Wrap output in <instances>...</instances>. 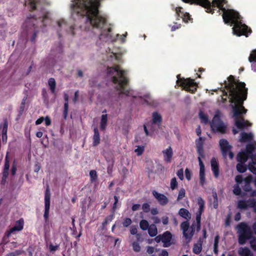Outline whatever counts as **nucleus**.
Masks as SVG:
<instances>
[{
    "mask_svg": "<svg viewBox=\"0 0 256 256\" xmlns=\"http://www.w3.org/2000/svg\"><path fill=\"white\" fill-rule=\"evenodd\" d=\"M224 88L229 92L230 102L234 104L232 105L233 116L234 118V124L240 130H244L252 124L245 120L242 116L246 114L247 110L244 106V101L247 98L248 89L244 82H240L232 75L228 78V81H224Z\"/></svg>",
    "mask_w": 256,
    "mask_h": 256,
    "instance_id": "nucleus-1",
    "label": "nucleus"
},
{
    "mask_svg": "<svg viewBox=\"0 0 256 256\" xmlns=\"http://www.w3.org/2000/svg\"><path fill=\"white\" fill-rule=\"evenodd\" d=\"M71 6L74 12L78 16L86 17V20L94 28L100 30V40L110 39L112 38V28L108 27L106 18L100 14L97 0H74Z\"/></svg>",
    "mask_w": 256,
    "mask_h": 256,
    "instance_id": "nucleus-2",
    "label": "nucleus"
},
{
    "mask_svg": "<svg viewBox=\"0 0 256 256\" xmlns=\"http://www.w3.org/2000/svg\"><path fill=\"white\" fill-rule=\"evenodd\" d=\"M226 2V0H192L189 3L200 5L205 8L207 12L212 14L216 8L222 10L224 21L225 24L233 26L234 34L238 36H244L248 37L252 32L251 28L242 22V18L238 12L232 9L226 10L224 8Z\"/></svg>",
    "mask_w": 256,
    "mask_h": 256,
    "instance_id": "nucleus-3",
    "label": "nucleus"
},
{
    "mask_svg": "<svg viewBox=\"0 0 256 256\" xmlns=\"http://www.w3.org/2000/svg\"><path fill=\"white\" fill-rule=\"evenodd\" d=\"M108 75L111 77L112 82L118 85L115 87L116 90L120 92V94L130 96V90L126 87L128 84V79L126 77V72L120 69V66L116 65L114 66L107 68Z\"/></svg>",
    "mask_w": 256,
    "mask_h": 256,
    "instance_id": "nucleus-4",
    "label": "nucleus"
},
{
    "mask_svg": "<svg viewBox=\"0 0 256 256\" xmlns=\"http://www.w3.org/2000/svg\"><path fill=\"white\" fill-rule=\"evenodd\" d=\"M239 233L238 242L244 244L247 240L252 238V232L250 226L246 223L242 222L238 226Z\"/></svg>",
    "mask_w": 256,
    "mask_h": 256,
    "instance_id": "nucleus-5",
    "label": "nucleus"
},
{
    "mask_svg": "<svg viewBox=\"0 0 256 256\" xmlns=\"http://www.w3.org/2000/svg\"><path fill=\"white\" fill-rule=\"evenodd\" d=\"M210 127L214 132H218L221 134H225L226 132V126L218 114H215L210 124Z\"/></svg>",
    "mask_w": 256,
    "mask_h": 256,
    "instance_id": "nucleus-6",
    "label": "nucleus"
},
{
    "mask_svg": "<svg viewBox=\"0 0 256 256\" xmlns=\"http://www.w3.org/2000/svg\"><path fill=\"white\" fill-rule=\"evenodd\" d=\"M177 84L182 87L185 90L194 94L196 91V84L194 82V80L188 78L184 79V78L178 80Z\"/></svg>",
    "mask_w": 256,
    "mask_h": 256,
    "instance_id": "nucleus-7",
    "label": "nucleus"
},
{
    "mask_svg": "<svg viewBox=\"0 0 256 256\" xmlns=\"http://www.w3.org/2000/svg\"><path fill=\"white\" fill-rule=\"evenodd\" d=\"M219 144L223 158L226 159L228 155V156L230 160L233 159L234 154L231 151L232 146L229 144L228 140L225 139H222L220 140Z\"/></svg>",
    "mask_w": 256,
    "mask_h": 256,
    "instance_id": "nucleus-8",
    "label": "nucleus"
},
{
    "mask_svg": "<svg viewBox=\"0 0 256 256\" xmlns=\"http://www.w3.org/2000/svg\"><path fill=\"white\" fill-rule=\"evenodd\" d=\"M37 18L34 16H32L30 14L28 16L25 21V24L26 26L30 27V26H32L34 28V30L32 36L30 38V41L32 42H34L36 41V38L37 36L38 31L36 30V28L37 27L36 26V24H37Z\"/></svg>",
    "mask_w": 256,
    "mask_h": 256,
    "instance_id": "nucleus-9",
    "label": "nucleus"
},
{
    "mask_svg": "<svg viewBox=\"0 0 256 256\" xmlns=\"http://www.w3.org/2000/svg\"><path fill=\"white\" fill-rule=\"evenodd\" d=\"M24 220L22 218L16 221L15 226L6 232L3 238V242L6 244L8 242V240H6V239L10 236L11 234L16 231L18 232L22 230L24 228Z\"/></svg>",
    "mask_w": 256,
    "mask_h": 256,
    "instance_id": "nucleus-10",
    "label": "nucleus"
},
{
    "mask_svg": "<svg viewBox=\"0 0 256 256\" xmlns=\"http://www.w3.org/2000/svg\"><path fill=\"white\" fill-rule=\"evenodd\" d=\"M50 202V192L49 187L48 186L44 192V218L46 222H47L48 220Z\"/></svg>",
    "mask_w": 256,
    "mask_h": 256,
    "instance_id": "nucleus-11",
    "label": "nucleus"
},
{
    "mask_svg": "<svg viewBox=\"0 0 256 256\" xmlns=\"http://www.w3.org/2000/svg\"><path fill=\"white\" fill-rule=\"evenodd\" d=\"M204 139L202 137H200L196 140V151L198 154V158H204Z\"/></svg>",
    "mask_w": 256,
    "mask_h": 256,
    "instance_id": "nucleus-12",
    "label": "nucleus"
},
{
    "mask_svg": "<svg viewBox=\"0 0 256 256\" xmlns=\"http://www.w3.org/2000/svg\"><path fill=\"white\" fill-rule=\"evenodd\" d=\"M152 194L160 205L164 206L168 204V200L164 194L158 193L154 190L152 192Z\"/></svg>",
    "mask_w": 256,
    "mask_h": 256,
    "instance_id": "nucleus-13",
    "label": "nucleus"
},
{
    "mask_svg": "<svg viewBox=\"0 0 256 256\" xmlns=\"http://www.w3.org/2000/svg\"><path fill=\"white\" fill-rule=\"evenodd\" d=\"M180 226L181 230L183 231L184 236L186 238H192L194 235V230L192 229L190 233L188 232V230L190 227V224L188 220L182 222Z\"/></svg>",
    "mask_w": 256,
    "mask_h": 256,
    "instance_id": "nucleus-14",
    "label": "nucleus"
},
{
    "mask_svg": "<svg viewBox=\"0 0 256 256\" xmlns=\"http://www.w3.org/2000/svg\"><path fill=\"white\" fill-rule=\"evenodd\" d=\"M202 158H198V160L200 165V182L202 186L204 184L205 182V168L204 165L202 160Z\"/></svg>",
    "mask_w": 256,
    "mask_h": 256,
    "instance_id": "nucleus-15",
    "label": "nucleus"
},
{
    "mask_svg": "<svg viewBox=\"0 0 256 256\" xmlns=\"http://www.w3.org/2000/svg\"><path fill=\"white\" fill-rule=\"evenodd\" d=\"M162 238L164 247L167 248L172 244V234L170 232L166 231L164 232L162 234Z\"/></svg>",
    "mask_w": 256,
    "mask_h": 256,
    "instance_id": "nucleus-16",
    "label": "nucleus"
},
{
    "mask_svg": "<svg viewBox=\"0 0 256 256\" xmlns=\"http://www.w3.org/2000/svg\"><path fill=\"white\" fill-rule=\"evenodd\" d=\"M212 170L214 176L216 178H218L220 174V170L218 164L215 158H212L210 160Z\"/></svg>",
    "mask_w": 256,
    "mask_h": 256,
    "instance_id": "nucleus-17",
    "label": "nucleus"
},
{
    "mask_svg": "<svg viewBox=\"0 0 256 256\" xmlns=\"http://www.w3.org/2000/svg\"><path fill=\"white\" fill-rule=\"evenodd\" d=\"M164 154V159L166 163H170L172 161L173 156V152L171 146H169L166 150L162 152Z\"/></svg>",
    "mask_w": 256,
    "mask_h": 256,
    "instance_id": "nucleus-18",
    "label": "nucleus"
},
{
    "mask_svg": "<svg viewBox=\"0 0 256 256\" xmlns=\"http://www.w3.org/2000/svg\"><path fill=\"white\" fill-rule=\"evenodd\" d=\"M8 128V122L6 119L4 120L2 128V139L4 144L7 141V132Z\"/></svg>",
    "mask_w": 256,
    "mask_h": 256,
    "instance_id": "nucleus-19",
    "label": "nucleus"
},
{
    "mask_svg": "<svg viewBox=\"0 0 256 256\" xmlns=\"http://www.w3.org/2000/svg\"><path fill=\"white\" fill-rule=\"evenodd\" d=\"M253 138V134L251 133H246L242 132L240 133V142H250Z\"/></svg>",
    "mask_w": 256,
    "mask_h": 256,
    "instance_id": "nucleus-20",
    "label": "nucleus"
},
{
    "mask_svg": "<svg viewBox=\"0 0 256 256\" xmlns=\"http://www.w3.org/2000/svg\"><path fill=\"white\" fill-rule=\"evenodd\" d=\"M94 134L92 136L93 142L92 144L94 146H96L100 143V135L97 128H94Z\"/></svg>",
    "mask_w": 256,
    "mask_h": 256,
    "instance_id": "nucleus-21",
    "label": "nucleus"
},
{
    "mask_svg": "<svg viewBox=\"0 0 256 256\" xmlns=\"http://www.w3.org/2000/svg\"><path fill=\"white\" fill-rule=\"evenodd\" d=\"M64 110L63 112V116L64 120H66L68 112V96L67 94H64Z\"/></svg>",
    "mask_w": 256,
    "mask_h": 256,
    "instance_id": "nucleus-22",
    "label": "nucleus"
},
{
    "mask_svg": "<svg viewBox=\"0 0 256 256\" xmlns=\"http://www.w3.org/2000/svg\"><path fill=\"white\" fill-rule=\"evenodd\" d=\"M249 156H250L244 152H240L237 155L236 160L238 162L245 163L247 161Z\"/></svg>",
    "mask_w": 256,
    "mask_h": 256,
    "instance_id": "nucleus-23",
    "label": "nucleus"
},
{
    "mask_svg": "<svg viewBox=\"0 0 256 256\" xmlns=\"http://www.w3.org/2000/svg\"><path fill=\"white\" fill-rule=\"evenodd\" d=\"M240 256H254L250 250L247 247L240 248L238 250Z\"/></svg>",
    "mask_w": 256,
    "mask_h": 256,
    "instance_id": "nucleus-24",
    "label": "nucleus"
},
{
    "mask_svg": "<svg viewBox=\"0 0 256 256\" xmlns=\"http://www.w3.org/2000/svg\"><path fill=\"white\" fill-rule=\"evenodd\" d=\"M178 214L186 220L191 218V214L188 210L184 208H182L179 210Z\"/></svg>",
    "mask_w": 256,
    "mask_h": 256,
    "instance_id": "nucleus-25",
    "label": "nucleus"
},
{
    "mask_svg": "<svg viewBox=\"0 0 256 256\" xmlns=\"http://www.w3.org/2000/svg\"><path fill=\"white\" fill-rule=\"evenodd\" d=\"M152 124H160L162 121V118L160 114L157 112H154L152 114Z\"/></svg>",
    "mask_w": 256,
    "mask_h": 256,
    "instance_id": "nucleus-26",
    "label": "nucleus"
},
{
    "mask_svg": "<svg viewBox=\"0 0 256 256\" xmlns=\"http://www.w3.org/2000/svg\"><path fill=\"white\" fill-rule=\"evenodd\" d=\"M108 116L107 114H102L100 122V129L101 130H104L107 126Z\"/></svg>",
    "mask_w": 256,
    "mask_h": 256,
    "instance_id": "nucleus-27",
    "label": "nucleus"
},
{
    "mask_svg": "<svg viewBox=\"0 0 256 256\" xmlns=\"http://www.w3.org/2000/svg\"><path fill=\"white\" fill-rule=\"evenodd\" d=\"M50 89L52 94H56V82L54 78H50L48 80Z\"/></svg>",
    "mask_w": 256,
    "mask_h": 256,
    "instance_id": "nucleus-28",
    "label": "nucleus"
},
{
    "mask_svg": "<svg viewBox=\"0 0 256 256\" xmlns=\"http://www.w3.org/2000/svg\"><path fill=\"white\" fill-rule=\"evenodd\" d=\"M148 230V234L151 237H154L158 234V230L155 224L150 225Z\"/></svg>",
    "mask_w": 256,
    "mask_h": 256,
    "instance_id": "nucleus-29",
    "label": "nucleus"
},
{
    "mask_svg": "<svg viewBox=\"0 0 256 256\" xmlns=\"http://www.w3.org/2000/svg\"><path fill=\"white\" fill-rule=\"evenodd\" d=\"M198 204L199 206V208L196 213L202 214L204 210L205 203L204 201L201 197H199L198 198Z\"/></svg>",
    "mask_w": 256,
    "mask_h": 256,
    "instance_id": "nucleus-30",
    "label": "nucleus"
},
{
    "mask_svg": "<svg viewBox=\"0 0 256 256\" xmlns=\"http://www.w3.org/2000/svg\"><path fill=\"white\" fill-rule=\"evenodd\" d=\"M10 168V161L8 154L6 155L4 160V168L3 170L2 173H4V176L6 177L7 174H8V170Z\"/></svg>",
    "mask_w": 256,
    "mask_h": 256,
    "instance_id": "nucleus-31",
    "label": "nucleus"
},
{
    "mask_svg": "<svg viewBox=\"0 0 256 256\" xmlns=\"http://www.w3.org/2000/svg\"><path fill=\"white\" fill-rule=\"evenodd\" d=\"M114 218V213L112 212V214L108 216L104 220L102 223V228L104 229V228L108 225V224L112 222V220Z\"/></svg>",
    "mask_w": 256,
    "mask_h": 256,
    "instance_id": "nucleus-32",
    "label": "nucleus"
},
{
    "mask_svg": "<svg viewBox=\"0 0 256 256\" xmlns=\"http://www.w3.org/2000/svg\"><path fill=\"white\" fill-rule=\"evenodd\" d=\"M256 149V144H249L246 146V152L249 156L252 154V152Z\"/></svg>",
    "mask_w": 256,
    "mask_h": 256,
    "instance_id": "nucleus-33",
    "label": "nucleus"
},
{
    "mask_svg": "<svg viewBox=\"0 0 256 256\" xmlns=\"http://www.w3.org/2000/svg\"><path fill=\"white\" fill-rule=\"evenodd\" d=\"M237 170L240 173H244L246 172L248 167L245 163L238 162L236 166Z\"/></svg>",
    "mask_w": 256,
    "mask_h": 256,
    "instance_id": "nucleus-34",
    "label": "nucleus"
},
{
    "mask_svg": "<svg viewBox=\"0 0 256 256\" xmlns=\"http://www.w3.org/2000/svg\"><path fill=\"white\" fill-rule=\"evenodd\" d=\"M246 200H240L238 201L237 207L240 210H246L248 208Z\"/></svg>",
    "mask_w": 256,
    "mask_h": 256,
    "instance_id": "nucleus-35",
    "label": "nucleus"
},
{
    "mask_svg": "<svg viewBox=\"0 0 256 256\" xmlns=\"http://www.w3.org/2000/svg\"><path fill=\"white\" fill-rule=\"evenodd\" d=\"M202 250V246L200 244H195L192 248V252L196 254H198L200 253Z\"/></svg>",
    "mask_w": 256,
    "mask_h": 256,
    "instance_id": "nucleus-36",
    "label": "nucleus"
},
{
    "mask_svg": "<svg viewBox=\"0 0 256 256\" xmlns=\"http://www.w3.org/2000/svg\"><path fill=\"white\" fill-rule=\"evenodd\" d=\"M140 226L142 230H145L148 228L150 226L146 220H142L140 222Z\"/></svg>",
    "mask_w": 256,
    "mask_h": 256,
    "instance_id": "nucleus-37",
    "label": "nucleus"
},
{
    "mask_svg": "<svg viewBox=\"0 0 256 256\" xmlns=\"http://www.w3.org/2000/svg\"><path fill=\"white\" fill-rule=\"evenodd\" d=\"M199 116L201 120V122L205 124H207L208 122V116L202 112L200 111L199 112Z\"/></svg>",
    "mask_w": 256,
    "mask_h": 256,
    "instance_id": "nucleus-38",
    "label": "nucleus"
},
{
    "mask_svg": "<svg viewBox=\"0 0 256 256\" xmlns=\"http://www.w3.org/2000/svg\"><path fill=\"white\" fill-rule=\"evenodd\" d=\"M39 0H28V4L30 5V10L32 11L36 9V4Z\"/></svg>",
    "mask_w": 256,
    "mask_h": 256,
    "instance_id": "nucleus-39",
    "label": "nucleus"
},
{
    "mask_svg": "<svg viewBox=\"0 0 256 256\" xmlns=\"http://www.w3.org/2000/svg\"><path fill=\"white\" fill-rule=\"evenodd\" d=\"M90 176L92 182H95L98 178L97 172L95 170H91L90 171Z\"/></svg>",
    "mask_w": 256,
    "mask_h": 256,
    "instance_id": "nucleus-40",
    "label": "nucleus"
},
{
    "mask_svg": "<svg viewBox=\"0 0 256 256\" xmlns=\"http://www.w3.org/2000/svg\"><path fill=\"white\" fill-rule=\"evenodd\" d=\"M248 61L253 62L256 61V49L253 50L248 57Z\"/></svg>",
    "mask_w": 256,
    "mask_h": 256,
    "instance_id": "nucleus-41",
    "label": "nucleus"
},
{
    "mask_svg": "<svg viewBox=\"0 0 256 256\" xmlns=\"http://www.w3.org/2000/svg\"><path fill=\"white\" fill-rule=\"evenodd\" d=\"M132 247L135 252H138L140 251L141 247L138 242H134L132 243Z\"/></svg>",
    "mask_w": 256,
    "mask_h": 256,
    "instance_id": "nucleus-42",
    "label": "nucleus"
},
{
    "mask_svg": "<svg viewBox=\"0 0 256 256\" xmlns=\"http://www.w3.org/2000/svg\"><path fill=\"white\" fill-rule=\"evenodd\" d=\"M27 98H28L27 96H24V98L22 100V101L20 107V114H22L24 111V108H25V104H26V102Z\"/></svg>",
    "mask_w": 256,
    "mask_h": 256,
    "instance_id": "nucleus-43",
    "label": "nucleus"
},
{
    "mask_svg": "<svg viewBox=\"0 0 256 256\" xmlns=\"http://www.w3.org/2000/svg\"><path fill=\"white\" fill-rule=\"evenodd\" d=\"M233 192L236 196L240 195V194L242 193V190L240 187V185H238V184H234V185Z\"/></svg>",
    "mask_w": 256,
    "mask_h": 256,
    "instance_id": "nucleus-44",
    "label": "nucleus"
},
{
    "mask_svg": "<svg viewBox=\"0 0 256 256\" xmlns=\"http://www.w3.org/2000/svg\"><path fill=\"white\" fill-rule=\"evenodd\" d=\"M178 184L176 178L175 177L173 178L171 180L170 183L171 189L172 190H174L178 188Z\"/></svg>",
    "mask_w": 256,
    "mask_h": 256,
    "instance_id": "nucleus-45",
    "label": "nucleus"
},
{
    "mask_svg": "<svg viewBox=\"0 0 256 256\" xmlns=\"http://www.w3.org/2000/svg\"><path fill=\"white\" fill-rule=\"evenodd\" d=\"M42 99L44 102H48V96L46 89L43 88L42 91Z\"/></svg>",
    "mask_w": 256,
    "mask_h": 256,
    "instance_id": "nucleus-46",
    "label": "nucleus"
},
{
    "mask_svg": "<svg viewBox=\"0 0 256 256\" xmlns=\"http://www.w3.org/2000/svg\"><path fill=\"white\" fill-rule=\"evenodd\" d=\"M186 196V190L184 188H182L180 189L178 192V196L177 198V200L179 201L182 200Z\"/></svg>",
    "mask_w": 256,
    "mask_h": 256,
    "instance_id": "nucleus-47",
    "label": "nucleus"
},
{
    "mask_svg": "<svg viewBox=\"0 0 256 256\" xmlns=\"http://www.w3.org/2000/svg\"><path fill=\"white\" fill-rule=\"evenodd\" d=\"M132 223V220L130 218H125L124 219L122 224L124 227L128 228L129 226Z\"/></svg>",
    "mask_w": 256,
    "mask_h": 256,
    "instance_id": "nucleus-48",
    "label": "nucleus"
},
{
    "mask_svg": "<svg viewBox=\"0 0 256 256\" xmlns=\"http://www.w3.org/2000/svg\"><path fill=\"white\" fill-rule=\"evenodd\" d=\"M246 204L248 205V208H254V206L256 204V200L254 198H250L248 200H246Z\"/></svg>",
    "mask_w": 256,
    "mask_h": 256,
    "instance_id": "nucleus-49",
    "label": "nucleus"
},
{
    "mask_svg": "<svg viewBox=\"0 0 256 256\" xmlns=\"http://www.w3.org/2000/svg\"><path fill=\"white\" fill-rule=\"evenodd\" d=\"M182 16L181 17L182 18L183 20L185 22H188V21H190L192 18H190V16L188 13L186 12H181Z\"/></svg>",
    "mask_w": 256,
    "mask_h": 256,
    "instance_id": "nucleus-50",
    "label": "nucleus"
},
{
    "mask_svg": "<svg viewBox=\"0 0 256 256\" xmlns=\"http://www.w3.org/2000/svg\"><path fill=\"white\" fill-rule=\"evenodd\" d=\"M202 214L196 213V221L197 224V231H199L200 228V220Z\"/></svg>",
    "mask_w": 256,
    "mask_h": 256,
    "instance_id": "nucleus-51",
    "label": "nucleus"
},
{
    "mask_svg": "<svg viewBox=\"0 0 256 256\" xmlns=\"http://www.w3.org/2000/svg\"><path fill=\"white\" fill-rule=\"evenodd\" d=\"M251 248L254 251H256V238H252L250 241Z\"/></svg>",
    "mask_w": 256,
    "mask_h": 256,
    "instance_id": "nucleus-52",
    "label": "nucleus"
},
{
    "mask_svg": "<svg viewBox=\"0 0 256 256\" xmlns=\"http://www.w3.org/2000/svg\"><path fill=\"white\" fill-rule=\"evenodd\" d=\"M144 150V146H138L137 148L135 150V152H136L138 156H140L142 154Z\"/></svg>",
    "mask_w": 256,
    "mask_h": 256,
    "instance_id": "nucleus-53",
    "label": "nucleus"
},
{
    "mask_svg": "<svg viewBox=\"0 0 256 256\" xmlns=\"http://www.w3.org/2000/svg\"><path fill=\"white\" fill-rule=\"evenodd\" d=\"M142 209L143 211L146 213L149 212L150 210V204L148 203H144L142 205Z\"/></svg>",
    "mask_w": 256,
    "mask_h": 256,
    "instance_id": "nucleus-54",
    "label": "nucleus"
},
{
    "mask_svg": "<svg viewBox=\"0 0 256 256\" xmlns=\"http://www.w3.org/2000/svg\"><path fill=\"white\" fill-rule=\"evenodd\" d=\"M58 248L59 244L54 246L52 244H50L49 245V250L52 252H56L57 250H58Z\"/></svg>",
    "mask_w": 256,
    "mask_h": 256,
    "instance_id": "nucleus-55",
    "label": "nucleus"
},
{
    "mask_svg": "<svg viewBox=\"0 0 256 256\" xmlns=\"http://www.w3.org/2000/svg\"><path fill=\"white\" fill-rule=\"evenodd\" d=\"M252 163H249L248 168L252 174H256V167L254 166Z\"/></svg>",
    "mask_w": 256,
    "mask_h": 256,
    "instance_id": "nucleus-56",
    "label": "nucleus"
},
{
    "mask_svg": "<svg viewBox=\"0 0 256 256\" xmlns=\"http://www.w3.org/2000/svg\"><path fill=\"white\" fill-rule=\"evenodd\" d=\"M243 180H243V178H242V176H241V175H237L235 177V181H236V184L240 185L242 182Z\"/></svg>",
    "mask_w": 256,
    "mask_h": 256,
    "instance_id": "nucleus-57",
    "label": "nucleus"
},
{
    "mask_svg": "<svg viewBox=\"0 0 256 256\" xmlns=\"http://www.w3.org/2000/svg\"><path fill=\"white\" fill-rule=\"evenodd\" d=\"M138 227L136 226H132L130 228V232L132 235H136L137 234Z\"/></svg>",
    "mask_w": 256,
    "mask_h": 256,
    "instance_id": "nucleus-58",
    "label": "nucleus"
},
{
    "mask_svg": "<svg viewBox=\"0 0 256 256\" xmlns=\"http://www.w3.org/2000/svg\"><path fill=\"white\" fill-rule=\"evenodd\" d=\"M242 188L243 190L246 192H249L252 190V188L250 184H244Z\"/></svg>",
    "mask_w": 256,
    "mask_h": 256,
    "instance_id": "nucleus-59",
    "label": "nucleus"
},
{
    "mask_svg": "<svg viewBox=\"0 0 256 256\" xmlns=\"http://www.w3.org/2000/svg\"><path fill=\"white\" fill-rule=\"evenodd\" d=\"M176 175L180 180H184V171L182 168H180L176 172Z\"/></svg>",
    "mask_w": 256,
    "mask_h": 256,
    "instance_id": "nucleus-60",
    "label": "nucleus"
},
{
    "mask_svg": "<svg viewBox=\"0 0 256 256\" xmlns=\"http://www.w3.org/2000/svg\"><path fill=\"white\" fill-rule=\"evenodd\" d=\"M229 98L228 96V92L224 90L223 91V96H222V100L223 103H226L227 102V98Z\"/></svg>",
    "mask_w": 256,
    "mask_h": 256,
    "instance_id": "nucleus-61",
    "label": "nucleus"
},
{
    "mask_svg": "<svg viewBox=\"0 0 256 256\" xmlns=\"http://www.w3.org/2000/svg\"><path fill=\"white\" fill-rule=\"evenodd\" d=\"M140 98H142L146 104H150V102L148 100H150V96L149 94H144L143 96H140Z\"/></svg>",
    "mask_w": 256,
    "mask_h": 256,
    "instance_id": "nucleus-62",
    "label": "nucleus"
},
{
    "mask_svg": "<svg viewBox=\"0 0 256 256\" xmlns=\"http://www.w3.org/2000/svg\"><path fill=\"white\" fill-rule=\"evenodd\" d=\"M244 184H250V183L252 181V176L250 174L248 176H247L244 179Z\"/></svg>",
    "mask_w": 256,
    "mask_h": 256,
    "instance_id": "nucleus-63",
    "label": "nucleus"
},
{
    "mask_svg": "<svg viewBox=\"0 0 256 256\" xmlns=\"http://www.w3.org/2000/svg\"><path fill=\"white\" fill-rule=\"evenodd\" d=\"M249 157L252 159V162L250 163H252V164H256V154H252L250 155Z\"/></svg>",
    "mask_w": 256,
    "mask_h": 256,
    "instance_id": "nucleus-64",
    "label": "nucleus"
}]
</instances>
